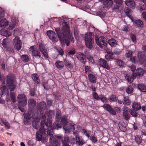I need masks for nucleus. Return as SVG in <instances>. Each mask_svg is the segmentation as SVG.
Returning <instances> with one entry per match:
<instances>
[{"mask_svg":"<svg viewBox=\"0 0 146 146\" xmlns=\"http://www.w3.org/2000/svg\"><path fill=\"white\" fill-rule=\"evenodd\" d=\"M84 38L86 46L90 49L93 48L94 43L93 33L90 32L88 34H85Z\"/></svg>","mask_w":146,"mask_h":146,"instance_id":"39448f33","label":"nucleus"},{"mask_svg":"<svg viewBox=\"0 0 146 146\" xmlns=\"http://www.w3.org/2000/svg\"><path fill=\"white\" fill-rule=\"evenodd\" d=\"M17 23L15 21H11V24L9 25V27L12 29L16 25Z\"/></svg>","mask_w":146,"mask_h":146,"instance_id":"4d7b16f0","label":"nucleus"},{"mask_svg":"<svg viewBox=\"0 0 146 146\" xmlns=\"http://www.w3.org/2000/svg\"><path fill=\"white\" fill-rule=\"evenodd\" d=\"M134 23L138 27L142 28L143 27V23L142 21L140 19L135 20Z\"/></svg>","mask_w":146,"mask_h":146,"instance_id":"c756f323","label":"nucleus"},{"mask_svg":"<svg viewBox=\"0 0 146 146\" xmlns=\"http://www.w3.org/2000/svg\"><path fill=\"white\" fill-rule=\"evenodd\" d=\"M4 11L3 9L1 7H0V20L1 19H3L4 15Z\"/></svg>","mask_w":146,"mask_h":146,"instance_id":"bf43d9fd","label":"nucleus"},{"mask_svg":"<svg viewBox=\"0 0 146 146\" xmlns=\"http://www.w3.org/2000/svg\"><path fill=\"white\" fill-rule=\"evenodd\" d=\"M8 25V22L5 19H1L0 20V27H5Z\"/></svg>","mask_w":146,"mask_h":146,"instance_id":"473e14b6","label":"nucleus"},{"mask_svg":"<svg viewBox=\"0 0 146 146\" xmlns=\"http://www.w3.org/2000/svg\"><path fill=\"white\" fill-rule=\"evenodd\" d=\"M76 56L77 58L83 64H85L86 62V58L84 54L80 52L76 54Z\"/></svg>","mask_w":146,"mask_h":146,"instance_id":"f3484780","label":"nucleus"},{"mask_svg":"<svg viewBox=\"0 0 146 146\" xmlns=\"http://www.w3.org/2000/svg\"><path fill=\"white\" fill-rule=\"evenodd\" d=\"M47 84L48 82H44L43 83V86L44 89L47 90H49L50 88L48 86Z\"/></svg>","mask_w":146,"mask_h":146,"instance_id":"774afa93","label":"nucleus"},{"mask_svg":"<svg viewBox=\"0 0 146 146\" xmlns=\"http://www.w3.org/2000/svg\"><path fill=\"white\" fill-rule=\"evenodd\" d=\"M0 34L2 36L8 37L10 36L11 35V33L9 31L2 29L0 30Z\"/></svg>","mask_w":146,"mask_h":146,"instance_id":"393cba45","label":"nucleus"},{"mask_svg":"<svg viewBox=\"0 0 146 146\" xmlns=\"http://www.w3.org/2000/svg\"><path fill=\"white\" fill-rule=\"evenodd\" d=\"M64 62L65 66L66 68H71L73 67L72 64L71 63L70 61L66 60H64Z\"/></svg>","mask_w":146,"mask_h":146,"instance_id":"e433bc0d","label":"nucleus"},{"mask_svg":"<svg viewBox=\"0 0 146 146\" xmlns=\"http://www.w3.org/2000/svg\"><path fill=\"white\" fill-rule=\"evenodd\" d=\"M55 65L58 69L61 70L63 68L64 64L63 62L59 60H58L55 63Z\"/></svg>","mask_w":146,"mask_h":146,"instance_id":"cd10ccee","label":"nucleus"},{"mask_svg":"<svg viewBox=\"0 0 146 146\" xmlns=\"http://www.w3.org/2000/svg\"><path fill=\"white\" fill-rule=\"evenodd\" d=\"M74 123H71L68 124L67 128L63 127V129L65 131V133L68 134L71 131H74L75 129L74 127Z\"/></svg>","mask_w":146,"mask_h":146,"instance_id":"dca6fc26","label":"nucleus"},{"mask_svg":"<svg viewBox=\"0 0 146 146\" xmlns=\"http://www.w3.org/2000/svg\"><path fill=\"white\" fill-rule=\"evenodd\" d=\"M27 104V100L18 101V106L19 108H23Z\"/></svg>","mask_w":146,"mask_h":146,"instance_id":"7c9ffc66","label":"nucleus"},{"mask_svg":"<svg viewBox=\"0 0 146 146\" xmlns=\"http://www.w3.org/2000/svg\"><path fill=\"white\" fill-rule=\"evenodd\" d=\"M36 49L34 48L33 46H32L29 48V51L32 52L33 56L35 57L36 58H40L41 56L40 52Z\"/></svg>","mask_w":146,"mask_h":146,"instance_id":"9b49d317","label":"nucleus"},{"mask_svg":"<svg viewBox=\"0 0 146 146\" xmlns=\"http://www.w3.org/2000/svg\"><path fill=\"white\" fill-rule=\"evenodd\" d=\"M1 92L3 94H5L9 95V92L8 91L7 89L6 88L5 86H2L1 87Z\"/></svg>","mask_w":146,"mask_h":146,"instance_id":"37998d69","label":"nucleus"},{"mask_svg":"<svg viewBox=\"0 0 146 146\" xmlns=\"http://www.w3.org/2000/svg\"><path fill=\"white\" fill-rule=\"evenodd\" d=\"M123 98V100L122 101L123 104L125 105H129L131 103V102L129 98L127 96H124Z\"/></svg>","mask_w":146,"mask_h":146,"instance_id":"58836bf2","label":"nucleus"},{"mask_svg":"<svg viewBox=\"0 0 146 146\" xmlns=\"http://www.w3.org/2000/svg\"><path fill=\"white\" fill-rule=\"evenodd\" d=\"M17 98L18 101L27 100L26 96L23 94H19Z\"/></svg>","mask_w":146,"mask_h":146,"instance_id":"c9c22d12","label":"nucleus"},{"mask_svg":"<svg viewBox=\"0 0 146 146\" xmlns=\"http://www.w3.org/2000/svg\"><path fill=\"white\" fill-rule=\"evenodd\" d=\"M124 12L127 16H128L131 20L133 22V12L132 10L129 9L128 7H126L124 9Z\"/></svg>","mask_w":146,"mask_h":146,"instance_id":"a211bd4d","label":"nucleus"},{"mask_svg":"<svg viewBox=\"0 0 146 146\" xmlns=\"http://www.w3.org/2000/svg\"><path fill=\"white\" fill-rule=\"evenodd\" d=\"M13 41L15 48L18 50H20L21 48L22 42L19 37H15Z\"/></svg>","mask_w":146,"mask_h":146,"instance_id":"9d476101","label":"nucleus"},{"mask_svg":"<svg viewBox=\"0 0 146 146\" xmlns=\"http://www.w3.org/2000/svg\"><path fill=\"white\" fill-rule=\"evenodd\" d=\"M135 140L136 143L138 145L142 142V138L139 135H137L135 136Z\"/></svg>","mask_w":146,"mask_h":146,"instance_id":"ea45409f","label":"nucleus"},{"mask_svg":"<svg viewBox=\"0 0 146 146\" xmlns=\"http://www.w3.org/2000/svg\"><path fill=\"white\" fill-rule=\"evenodd\" d=\"M129 61L132 63H135L136 61V57L135 56H132L131 57H130Z\"/></svg>","mask_w":146,"mask_h":146,"instance_id":"338daca9","label":"nucleus"},{"mask_svg":"<svg viewBox=\"0 0 146 146\" xmlns=\"http://www.w3.org/2000/svg\"><path fill=\"white\" fill-rule=\"evenodd\" d=\"M108 100L110 102H115L117 101V98L115 95L111 94L109 96Z\"/></svg>","mask_w":146,"mask_h":146,"instance_id":"79ce46f5","label":"nucleus"},{"mask_svg":"<svg viewBox=\"0 0 146 146\" xmlns=\"http://www.w3.org/2000/svg\"><path fill=\"white\" fill-rule=\"evenodd\" d=\"M76 143L77 146H82L85 143L83 139L80 138L79 137H76Z\"/></svg>","mask_w":146,"mask_h":146,"instance_id":"4be33fe9","label":"nucleus"},{"mask_svg":"<svg viewBox=\"0 0 146 146\" xmlns=\"http://www.w3.org/2000/svg\"><path fill=\"white\" fill-rule=\"evenodd\" d=\"M7 86L11 91L15 89L17 84V82L15 77L13 75L9 74L8 75L6 80Z\"/></svg>","mask_w":146,"mask_h":146,"instance_id":"20e7f679","label":"nucleus"},{"mask_svg":"<svg viewBox=\"0 0 146 146\" xmlns=\"http://www.w3.org/2000/svg\"><path fill=\"white\" fill-rule=\"evenodd\" d=\"M125 3L127 6L130 7L132 8H135V3L133 0H126Z\"/></svg>","mask_w":146,"mask_h":146,"instance_id":"5701e85b","label":"nucleus"},{"mask_svg":"<svg viewBox=\"0 0 146 146\" xmlns=\"http://www.w3.org/2000/svg\"><path fill=\"white\" fill-rule=\"evenodd\" d=\"M100 99L103 102L107 103L108 102V99L104 95L100 96Z\"/></svg>","mask_w":146,"mask_h":146,"instance_id":"864d4df0","label":"nucleus"},{"mask_svg":"<svg viewBox=\"0 0 146 146\" xmlns=\"http://www.w3.org/2000/svg\"><path fill=\"white\" fill-rule=\"evenodd\" d=\"M82 132L84 134L86 135V136L88 138L90 137V135L91 133V131H87L85 129H83L82 130Z\"/></svg>","mask_w":146,"mask_h":146,"instance_id":"c03bdc74","label":"nucleus"},{"mask_svg":"<svg viewBox=\"0 0 146 146\" xmlns=\"http://www.w3.org/2000/svg\"><path fill=\"white\" fill-rule=\"evenodd\" d=\"M143 74V70L141 68L137 69L136 71V75L137 77L141 76Z\"/></svg>","mask_w":146,"mask_h":146,"instance_id":"c85d7f7f","label":"nucleus"},{"mask_svg":"<svg viewBox=\"0 0 146 146\" xmlns=\"http://www.w3.org/2000/svg\"><path fill=\"white\" fill-rule=\"evenodd\" d=\"M97 14L99 16L102 17H104L106 15L105 13L102 11H100L98 12Z\"/></svg>","mask_w":146,"mask_h":146,"instance_id":"69168bd1","label":"nucleus"},{"mask_svg":"<svg viewBox=\"0 0 146 146\" xmlns=\"http://www.w3.org/2000/svg\"><path fill=\"white\" fill-rule=\"evenodd\" d=\"M132 107L134 110L136 111L139 110L141 109L140 105L136 102H135L133 103Z\"/></svg>","mask_w":146,"mask_h":146,"instance_id":"72a5a7b5","label":"nucleus"},{"mask_svg":"<svg viewBox=\"0 0 146 146\" xmlns=\"http://www.w3.org/2000/svg\"><path fill=\"white\" fill-rule=\"evenodd\" d=\"M88 76L90 80L92 82H96V79L94 75L92 74H88Z\"/></svg>","mask_w":146,"mask_h":146,"instance_id":"4c0bfd02","label":"nucleus"},{"mask_svg":"<svg viewBox=\"0 0 146 146\" xmlns=\"http://www.w3.org/2000/svg\"><path fill=\"white\" fill-rule=\"evenodd\" d=\"M36 102L35 100L33 99L29 100L28 101L29 109H32L33 110L34 108L36 106Z\"/></svg>","mask_w":146,"mask_h":146,"instance_id":"412c9836","label":"nucleus"},{"mask_svg":"<svg viewBox=\"0 0 146 146\" xmlns=\"http://www.w3.org/2000/svg\"><path fill=\"white\" fill-rule=\"evenodd\" d=\"M33 111L30 109L28 110V113H24L23 115L24 118L27 120H30L31 117H33Z\"/></svg>","mask_w":146,"mask_h":146,"instance_id":"aec40b11","label":"nucleus"},{"mask_svg":"<svg viewBox=\"0 0 146 146\" xmlns=\"http://www.w3.org/2000/svg\"><path fill=\"white\" fill-rule=\"evenodd\" d=\"M67 119V116L66 115H63L61 118L60 124L61 126H63V127H65L68 123Z\"/></svg>","mask_w":146,"mask_h":146,"instance_id":"6ab92c4d","label":"nucleus"},{"mask_svg":"<svg viewBox=\"0 0 146 146\" xmlns=\"http://www.w3.org/2000/svg\"><path fill=\"white\" fill-rule=\"evenodd\" d=\"M108 43L112 47H114L117 44L116 40L113 38H111L108 40Z\"/></svg>","mask_w":146,"mask_h":146,"instance_id":"2f4dec72","label":"nucleus"},{"mask_svg":"<svg viewBox=\"0 0 146 146\" xmlns=\"http://www.w3.org/2000/svg\"><path fill=\"white\" fill-rule=\"evenodd\" d=\"M137 56L140 64H142L145 63L146 62V56L144 52L141 51L139 52Z\"/></svg>","mask_w":146,"mask_h":146,"instance_id":"1a4fd4ad","label":"nucleus"},{"mask_svg":"<svg viewBox=\"0 0 146 146\" xmlns=\"http://www.w3.org/2000/svg\"><path fill=\"white\" fill-rule=\"evenodd\" d=\"M10 96L11 99L7 98L6 101L7 102H9L12 100L13 103L15 102H16L15 94L13 92H11L10 93Z\"/></svg>","mask_w":146,"mask_h":146,"instance_id":"a878e982","label":"nucleus"},{"mask_svg":"<svg viewBox=\"0 0 146 146\" xmlns=\"http://www.w3.org/2000/svg\"><path fill=\"white\" fill-rule=\"evenodd\" d=\"M5 49H6L9 53H12L14 52L13 49L10 47H9L8 46Z\"/></svg>","mask_w":146,"mask_h":146,"instance_id":"e2e57ef3","label":"nucleus"},{"mask_svg":"<svg viewBox=\"0 0 146 146\" xmlns=\"http://www.w3.org/2000/svg\"><path fill=\"white\" fill-rule=\"evenodd\" d=\"M61 117V115L60 113L58 111H57L56 115V121L53 124V125H55V126L56 127H60V128L62 127L59 123Z\"/></svg>","mask_w":146,"mask_h":146,"instance_id":"ddd939ff","label":"nucleus"},{"mask_svg":"<svg viewBox=\"0 0 146 146\" xmlns=\"http://www.w3.org/2000/svg\"><path fill=\"white\" fill-rule=\"evenodd\" d=\"M1 120L2 123L5 125L6 129H9L10 128L9 123L3 118H1Z\"/></svg>","mask_w":146,"mask_h":146,"instance_id":"a19ab883","label":"nucleus"},{"mask_svg":"<svg viewBox=\"0 0 146 146\" xmlns=\"http://www.w3.org/2000/svg\"><path fill=\"white\" fill-rule=\"evenodd\" d=\"M136 110H129V112L131 115L133 117H136L137 116V113L136 111Z\"/></svg>","mask_w":146,"mask_h":146,"instance_id":"3c124183","label":"nucleus"},{"mask_svg":"<svg viewBox=\"0 0 146 146\" xmlns=\"http://www.w3.org/2000/svg\"><path fill=\"white\" fill-rule=\"evenodd\" d=\"M90 139L93 143H96L98 141L96 137L94 135L91 136L90 137Z\"/></svg>","mask_w":146,"mask_h":146,"instance_id":"052dcab7","label":"nucleus"},{"mask_svg":"<svg viewBox=\"0 0 146 146\" xmlns=\"http://www.w3.org/2000/svg\"><path fill=\"white\" fill-rule=\"evenodd\" d=\"M123 115L124 118L126 120H128L130 118V116L129 113L128 112H123Z\"/></svg>","mask_w":146,"mask_h":146,"instance_id":"49530a36","label":"nucleus"},{"mask_svg":"<svg viewBox=\"0 0 146 146\" xmlns=\"http://www.w3.org/2000/svg\"><path fill=\"white\" fill-rule=\"evenodd\" d=\"M132 51L130 50H127L126 51L125 55L127 58H129L132 56Z\"/></svg>","mask_w":146,"mask_h":146,"instance_id":"5fc2aeb1","label":"nucleus"},{"mask_svg":"<svg viewBox=\"0 0 146 146\" xmlns=\"http://www.w3.org/2000/svg\"><path fill=\"white\" fill-rule=\"evenodd\" d=\"M133 88L132 86L130 85L126 88V92L128 94H131L133 91Z\"/></svg>","mask_w":146,"mask_h":146,"instance_id":"de8ad7c7","label":"nucleus"},{"mask_svg":"<svg viewBox=\"0 0 146 146\" xmlns=\"http://www.w3.org/2000/svg\"><path fill=\"white\" fill-rule=\"evenodd\" d=\"M40 117L43 120H41L40 122L41 127H40L39 125V119H36L34 120L32 122V125L33 127L36 130L39 129L38 131L36 132V139L37 141H40L42 138V134H44L45 130L48 129L49 125L46 122V117L44 114H42L40 115Z\"/></svg>","mask_w":146,"mask_h":146,"instance_id":"f03ea898","label":"nucleus"},{"mask_svg":"<svg viewBox=\"0 0 146 146\" xmlns=\"http://www.w3.org/2000/svg\"><path fill=\"white\" fill-rule=\"evenodd\" d=\"M102 107L109 112L112 108L111 106L108 104H104Z\"/></svg>","mask_w":146,"mask_h":146,"instance_id":"603ef678","label":"nucleus"},{"mask_svg":"<svg viewBox=\"0 0 146 146\" xmlns=\"http://www.w3.org/2000/svg\"><path fill=\"white\" fill-rule=\"evenodd\" d=\"M93 97L97 100H100V98L96 92H94L92 93Z\"/></svg>","mask_w":146,"mask_h":146,"instance_id":"680f3d73","label":"nucleus"},{"mask_svg":"<svg viewBox=\"0 0 146 146\" xmlns=\"http://www.w3.org/2000/svg\"><path fill=\"white\" fill-rule=\"evenodd\" d=\"M22 60L23 62H27L29 60V58L27 55H23L21 56Z\"/></svg>","mask_w":146,"mask_h":146,"instance_id":"a18cd8bd","label":"nucleus"},{"mask_svg":"<svg viewBox=\"0 0 146 146\" xmlns=\"http://www.w3.org/2000/svg\"><path fill=\"white\" fill-rule=\"evenodd\" d=\"M53 95L54 97L55 98L56 100H60V96L58 92H54L53 93Z\"/></svg>","mask_w":146,"mask_h":146,"instance_id":"6e6d98bb","label":"nucleus"},{"mask_svg":"<svg viewBox=\"0 0 146 146\" xmlns=\"http://www.w3.org/2000/svg\"><path fill=\"white\" fill-rule=\"evenodd\" d=\"M47 34L49 38L53 42H56L58 41V38L54 32L51 31H48Z\"/></svg>","mask_w":146,"mask_h":146,"instance_id":"0eeeda50","label":"nucleus"},{"mask_svg":"<svg viewBox=\"0 0 146 146\" xmlns=\"http://www.w3.org/2000/svg\"><path fill=\"white\" fill-rule=\"evenodd\" d=\"M130 37L134 43H135L136 42L137 40L135 35L134 34H131L130 35Z\"/></svg>","mask_w":146,"mask_h":146,"instance_id":"13d9d810","label":"nucleus"},{"mask_svg":"<svg viewBox=\"0 0 146 146\" xmlns=\"http://www.w3.org/2000/svg\"><path fill=\"white\" fill-rule=\"evenodd\" d=\"M63 27L60 29L59 27L55 28L54 30L56 32L58 38L60 41L64 40L65 43L67 46L69 45L71 40L72 42L74 43V38L71 36L70 32V28L67 23L64 21L62 23Z\"/></svg>","mask_w":146,"mask_h":146,"instance_id":"f257e3e1","label":"nucleus"},{"mask_svg":"<svg viewBox=\"0 0 146 146\" xmlns=\"http://www.w3.org/2000/svg\"><path fill=\"white\" fill-rule=\"evenodd\" d=\"M49 128L50 130L47 131V136H50L49 139L50 142L51 144L54 146L59 145H60V139H62V137L61 135L54 136H52L54 134L53 129H58L60 128V127H56L55 125H52V124H49Z\"/></svg>","mask_w":146,"mask_h":146,"instance_id":"7ed1b4c3","label":"nucleus"},{"mask_svg":"<svg viewBox=\"0 0 146 146\" xmlns=\"http://www.w3.org/2000/svg\"><path fill=\"white\" fill-rule=\"evenodd\" d=\"M95 40L96 43L100 47L104 49L107 48V41L105 37L103 36H98L96 35Z\"/></svg>","mask_w":146,"mask_h":146,"instance_id":"423d86ee","label":"nucleus"},{"mask_svg":"<svg viewBox=\"0 0 146 146\" xmlns=\"http://www.w3.org/2000/svg\"><path fill=\"white\" fill-rule=\"evenodd\" d=\"M138 88L141 91L146 92V86L143 84H139L138 85Z\"/></svg>","mask_w":146,"mask_h":146,"instance_id":"f704fd0d","label":"nucleus"},{"mask_svg":"<svg viewBox=\"0 0 146 146\" xmlns=\"http://www.w3.org/2000/svg\"><path fill=\"white\" fill-rule=\"evenodd\" d=\"M46 115L48 117V118L47 119V122H46L47 123L48 125V124H52V121L51 120V119L52 118V117L53 116V115L54 114V112L53 111L49 110L48 111H46Z\"/></svg>","mask_w":146,"mask_h":146,"instance_id":"4468645a","label":"nucleus"},{"mask_svg":"<svg viewBox=\"0 0 146 146\" xmlns=\"http://www.w3.org/2000/svg\"><path fill=\"white\" fill-rule=\"evenodd\" d=\"M125 77L126 80L129 83H132L136 77L133 73H127Z\"/></svg>","mask_w":146,"mask_h":146,"instance_id":"f8f14e48","label":"nucleus"},{"mask_svg":"<svg viewBox=\"0 0 146 146\" xmlns=\"http://www.w3.org/2000/svg\"><path fill=\"white\" fill-rule=\"evenodd\" d=\"M38 46L40 51L41 52L47 50L45 48L44 45L42 43H40L38 45Z\"/></svg>","mask_w":146,"mask_h":146,"instance_id":"09e8293b","label":"nucleus"},{"mask_svg":"<svg viewBox=\"0 0 146 146\" xmlns=\"http://www.w3.org/2000/svg\"><path fill=\"white\" fill-rule=\"evenodd\" d=\"M7 40V38L4 39L2 42V44L5 49L8 46Z\"/></svg>","mask_w":146,"mask_h":146,"instance_id":"8fccbe9b","label":"nucleus"},{"mask_svg":"<svg viewBox=\"0 0 146 146\" xmlns=\"http://www.w3.org/2000/svg\"><path fill=\"white\" fill-rule=\"evenodd\" d=\"M32 78L36 84H39L40 80L38 75L36 73L33 74L32 75Z\"/></svg>","mask_w":146,"mask_h":146,"instance_id":"bb28decb","label":"nucleus"},{"mask_svg":"<svg viewBox=\"0 0 146 146\" xmlns=\"http://www.w3.org/2000/svg\"><path fill=\"white\" fill-rule=\"evenodd\" d=\"M99 64L101 66L106 68L108 70H110V68L109 66L106 61L103 59L100 58L99 60Z\"/></svg>","mask_w":146,"mask_h":146,"instance_id":"2eb2a0df","label":"nucleus"},{"mask_svg":"<svg viewBox=\"0 0 146 146\" xmlns=\"http://www.w3.org/2000/svg\"><path fill=\"white\" fill-rule=\"evenodd\" d=\"M139 8L141 11L143 10H146V5H140L139 7Z\"/></svg>","mask_w":146,"mask_h":146,"instance_id":"0e129e2a","label":"nucleus"},{"mask_svg":"<svg viewBox=\"0 0 146 146\" xmlns=\"http://www.w3.org/2000/svg\"><path fill=\"white\" fill-rule=\"evenodd\" d=\"M113 3L111 0H106L104 2V6L105 8H109L112 7Z\"/></svg>","mask_w":146,"mask_h":146,"instance_id":"b1692460","label":"nucleus"},{"mask_svg":"<svg viewBox=\"0 0 146 146\" xmlns=\"http://www.w3.org/2000/svg\"><path fill=\"white\" fill-rule=\"evenodd\" d=\"M46 108V105L45 102H40L39 104H37L36 107V110H38L39 111H40V117L42 119V120H43L40 117V115L41 114L43 113L44 115V112H42V110H44Z\"/></svg>","mask_w":146,"mask_h":146,"instance_id":"6e6552de","label":"nucleus"}]
</instances>
